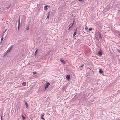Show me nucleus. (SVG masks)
Listing matches in <instances>:
<instances>
[{
  "instance_id": "nucleus-1",
  "label": "nucleus",
  "mask_w": 120,
  "mask_h": 120,
  "mask_svg": "<svg viewBox=\"0 0 120 120\" xmlns=\"http://www.w3.org/2000/svg\"><path fill=\"white\" fill-rule=\"evenodd\" d=\"M50 85V83H47L44 87L45 90H46Z\"/></svg>"
},
{
  "instance_id": "nucleus-2",
  "label": "nucleus",
  "mask_w": 120,
  "mask_h": 120,
  "mask_svg": "<svg viewBox=\"0 0 120 120\" xmlns=\"http://www.w3.org/2000/svg\"><path fill=\"white\" fill-rule=\"evenodd\" d=\"M98 54L100 56H101L102 55V51L101 50V49H100L99 52Z\"/></svg>"
},
{
  "instance_id": "nucleus-3",
  "label": "nucleus",
  "mask_w": 120,
  "mask_h": 120,
  "mask_svg": "<svg viewBox=\"0 0 120 120\" xmlns=\"http://www.w3.org/2000/svg\"><path fill=\"white\" fill-rule=\"evenodd\" d=\"M66 78L68 80H69V79H70V75H67L66 76Z\"/></svg>"
},
{
  "instance_id": "nucleus-4",
  "label": "nucleus",
  "mask_w": 120,
  "mask_h": 120,
  "mask_svg": "<svg viewBox=\"0 0 120 120\" xmlns=\"http://www.w3.org/2000/svg\"><path fill=\"white\" fill-rule=\"evenodd\" d=\"M36 51L34 53V55H36V54H37V52H38V48H36Z\"/></svg>"
},
{
  "instance_id": "nucleus-5",
  "label": "nucleus",
  "mask_w": 120,
  "mask_h": 120,
  "mask_svg": "<svg viewBox=\"0 0 120 120\" xmlns=\"http://www.w3.org/2000/svg\"><path fill=\"white\" fill-rule=\"evenodd\" d=\"M27 28H26V30H25V31H26V30H28L29 29V25H27L26 26Z\"/></svg>"
},
{
  "instance_id": "nucleus-6",
  "label": "nucleus",
  "mask_w": 120,
  "mask_h": 120,
  "mask_svg": "<svg viewBox=\"0 0 120 120\" xmlns=\"http://www.w3.org/2000/svg\"><path fill=\"white\" fill-rule=\"evenodd\" d=\"M25 103L26 105V107L27 108H28V104L27 103V102L26 101H25Z\"/></svg>"
},
{
  "instance_id": "nucleus-7",
  "label": "nucleus",
  "mask_w": 120,
  "mask_h": 120,
  "mask_svg": "<svg viewBox=\"0 0 120 120\" xmlns=\"http://www.w3.org/2000/svg\"><path fill=\"white\" fill-rule=\"evenodd\" d=\"M60 60L63 64H65V61L62 59H60Z\"/></svg>"
},
{
  "instance_id": "nucleus-8",
  "label": "nucleus",
  "mask_w": 120,
  "mask_h": 120,
  "mask_svg": "<svg viewBox=\"0 0 120 120\" xmlns=\"http://www.w3.org/2000/svg\"><path fill=\"white\" fill-rule=\"evenodd\" d=\"M99 39L100 40H101L102 39L101 36L100 34H99Z\"/></svg>"
},
{
  "instance_id": "nucleus-9",
  "label": "nucleus",
  "mask_w": 120,
  "mask_h": 120,
  "mask_svg": "<svg viewBox=\"0 0 120 120\" xmlns=\"http://www.w3.org/2000/svg\"><path fill=\"white\" fill-rule=\"evenodd\" d=\"M49 14L50 13H48V15L47 17L46 18V19H49Z\"/></svg>"
},
{
  "instance_id": "nucleus-10",
  "label": "nucleus",
  "mask_w": 120,
  "mask_h": 120,
  "mask_svg": "<svg viewBox=\"0 0 120 120\" xmlns=\"http://www.w3.org/2000/svg\"><path fill=\"white\" fill-rule=\"evenodd\" d=\"M10 5H8V7H6L5 9V10H8L9 9V8L10 7Z\"/></svg>"
},
{
  "instance_id": "nucleus-11",
  "label": "nucleus",
  "mask_w": 120,
  "mask_h": 120,
  "mask_svg": "<svg viewBox=\"0 0 120 120\" xmlns=\"http://www.w3.org/2000/svg\"><path fill=\"white\" fill-rule=\"evenodd\" d=\"M18 25H20V19H19L18 20Z\"/></svg>"
},
{
  "instance_id": "nucleus-12",
  "label": "nucleus",
  "mask_w": 120,
  "mask_h": 120,
  "mask_svg": "<svg viewBox=\"0 0 120 120\" xmlns=\"http://www.w3.org/2000/svg\"><path fill=\"white\" fill-rule=\"evenodd\" d=\"M99 72V73L100 74H102L103 72V71H102L101 70V69H100Z\"/></svg>"
},
{
  "instance_id": "nucleus-13",
  "label": "nucleus",
  "mask_w": 120,
  "mask_h": 120,
  "mask_svg": "<svg viewBox=\"0 0 120 120\" xmlns=\"http://www.w3.org/2000/svg\"><path fill=\"white\" fill-rule=\"evenodd\" d=\"M77 34V32H76L75 31L74 33V34H73V37H74L75 35H76V34Z\"/></svg>"
},
{
  "instance_id": "nucleus-14",
  "label": "nucleus",
  "mask_w": 120,
  "mask_h": 120,
  "mask_svg": "<svg viewBox=\"0 0 120 120\" xmlns=\"http://www.w3.org/2000/svg\"><path fill=\"white\" fill-rule=\"evenodd\" d=\"M10 51L9 50H8L6 52L5 54L6 55H7V53H9Z\"/></svg>"
},
{
  "instance_id": "nucleus-15",
  "label": "nucleus",
  "mask_w": 120,
  "mask_h": 120,
  "mask_svg": "<svg viewBox=\"0 0 120 120\" xmlns=\"http://www.w3.org/2000/svg\"><path fill=\"white\" fill-rule=\"evenodd\" d=\"M48 5H46V6H45L44 7L45 8V10L46 11L48 9L47 8V7H48Z\"/></svg>"
},
{
  "instance_id": "nucleus-16",
  "label": "nucleus",
  "mask_w": 120,
  "mask_h": 120,
  "mask_svg": "<svg viewBox=\"0 0 120 120\" xmlns=\"http://www.w3.org/2000/svg\"><path fill=\"white\" fill-rule=\"evenodd\" d=\"M1 43L2 42L3 40L4 39V38H3V36H1Z\"/></svg>"
},
{
  "instance_id": "nucleus-17",
  "label": "nucleus",
  "mask_w": 120,
  "mask_h": 120,
  "mask_svg": "<svg viewBox=\"0 0 120 120\" xmlns=\"http://www.w3.org/2000/svg\"><path fill=\"white\" fill-rule=\"evenodd\" d=\"M26 82H23L22 83V84L23 86H25L26 85Z\"/></svg>"
},
{
  "instance_id": "nucleus-18",
  "label": "nucleus",
  "mask_w": 120,
  "mask_h": 120,
  "mask_svg": "<svg viewBox=\"0 0 120 120\" xmlns=\"http://www.w3.org/2000/svg\"><path fill=\"white\" fill-rule=\"evenodd\" d=\"M79 1L81 3H83L84 1V0H79Z\"/></svg>"
},
{
  "instance_id": "nucleus-19",
  "label": "nucleus",
  "mask_w": 120,
  "mask_h": 120,
  "mask_svg": "<svg viewBox=\"0 0 120 120\" xmlns=\"http://www.w3.org/2000/svg\"><path fill=\"white\" fill-rule=\"evenodd\" d=\"M13 46H14L13 45H12L11 46L10 48L12 49V48L13 47Z\"/></svg>"
},
{
  "instance_id": "nucleus-20",
  "label": "nucleus",
  "mask_w": 120,
  "mask_h": 120,
  "mask_svg": "<svg viewBox=\"0 0 120 120\" xmlns=\"http://www.w3.org/2000/svg\"><path fill=\"white\" fill-rule=\"evenodd\" d=\"M11 50H12V49H11L10 48L8 49V50H9V51L10 52L11 51Z\"/></svg>"
},
{
  "instance_id": "nucleus-21",
  "label": "nucleus",
  "mask_w": 120,
  "mask_h": 120,
  "mask_svg": "<svg viewBox=\"0 0 120 120\" xmlns=\"http://www.w3.org/2000/svg\"><path fill=\"white\" fill-rule=\"evenodd\" d=\"M43 116H44V115H43L42 116H41V118L42 119H44L43 118Z\"/></svg>"
},
{
  "instance_id": "nucleus-22",
  "label": "nucleus",
  "mask_w": 120,
  "mask_h": 120,
  "mask_svg": "<svg viewBox=\"0 0 120 120\" xmlns=\"http://www.w3.org/2000/svg\"><path fill=\"white\" fill-rule=\"evenodd\" d=\"M84 66V65L83 64H82L81 66V68H82Z\"/></svg>"
},
{
  "instance_id": "nucleus-23",
  "label": "nucleus",
  "mask_w": 120,
  "mask_h": 120,
  "mask_svg": "<svg viewBox=\"0 0 120 120\" xmlns=\"http://www.w3.org/2000/svg\"><path fill=\"white\" fill-rule=\"evenodd\" d=\"M36 74V72H33V74L34 75H35Z\"/></svg>"
},
{
  "instance_id": "nucleus-24",
  "label": "nucleus",
  "mask_w": 120,
  "mask_h": 120,
  "mask_svg": "<svg viewBox=\"0 0 120 120\" xmlns=\"http://www.w3.org/2000/svg\"><path fill=\"white\" fill-rule=\"evenodd\" d=\"M19 26H20V25H18V30H19Z\"/></svg>"
},
{
  "instance_id": "nucleus-25",
  "label": "nucleus",
  "mask_w": 120,
  "mask_h": 120,
  "mask_svg": "<svg viewBox=\"0 0 120 120\" xmlns=\"http://www.w3.org/2000/svg\"><path fill=\"white\" fill-rule=\"evenodd\" d=\"M22 117H23V119H25V117H24V116H23V115L22 116Z\"/></svg>"
},
{
  "instance_id": "nucleus-26",
  "label": "nucleus",
  "mask_w": 120,
  "mask_h": 120,
  "mask_svg": "<svg viewBox=\"0 0 120 120\" xmlns=\"http://www.w3.org/2000/svg\"><path fill=\"white\" fill-rule=\"evenodd\" d=\"M92 30V28H90L89 29V30L90 31H91Z\"/></svg>"
},
{
  "instance_id": "nucleus-27",
  "label": "nucleus",
  "mask_w": 120,
  "mask_h": 120,
  "mask_svg": "<svg viewBox=\"0 0 120 120\" xmlns=\"http://www.w3.org/2000/svg\"><path fill=\"white\" fill-rule=\"evenodd\" d=\"M73 25L72 24L70 26V27L71 28V27H72V26H73Z\"/></svg>"
},
{
  "instance_id": "nucleus-28",
  "label": "nucleus",
  "mask_w": 120,
  "mask_h": 120,
  "mask_svg": "<svg viewBox=\"0 0 120 120\" xmlns=\"http://www.w3.org/2000/svg\"><path fill=\"white\" fill-rule=\"evenodd\" d=\"M88 29V28L87 27H86L85 28V29L86 30H87Z\"/></svg>"
},
{
  "instance_id": "nucleus-29",
  "label": "nucleus",
  "mask_w": 120,
  "mask_h": 120,
  "mask_svg": "<svg viewBox=\"0 0 120 120\" xmlns=\"http://www.w3.org/2000/svg\"><path fill=\"white\" fill-rule=\"evenodd\" d=\"M74 22H75V20H74L73 21V23H72V24L73 25V24H74Z\"/></svg>"
},
{
  "instance_id": "nucleus-30",
  "label": "nucleus",
  "mask_w": 120,
  "mask_h": 120,
  "mask_svg": "<svg viewBox=\"0 0 120 120\" xmlns=\"http://www.w3.org/2000/svg\"><path fill=\"white\" fill-rule=\"evenodd\" d=\"M118 52L120 53V50H118Z\"/></svg>"
},
{
  "instance_id": "nucleus-31",
  "label": "nucleus",
  "mask_w": 120,
  "mask_h": 120,
  "mask_svg": "<svg viewBox=\"0 0 120 120\" xmlns=\"http://www.w3.org/2000/svg\"><path fill=\"white\" fill-rule=\"evenodd\" d=\"M77 28H76L75 30V31L76 32V31H77Z\"/></svg>"
},
{
  "instance_id": "nucleus-32",
  "label": "nucleus",
  "mask_w": 120,
  "mask_h": 120,
  "mask_svg": "<svg viewBox=\"0 0 120 120\" xmlns=\"http://www.w3.org/2000/svg\"><path fill=\"white\" fill-rule=\"evenodd\" d=\"M70 28H70V27H69V28H68V30H70Z\"/></svg>"
},
{
  "instance_id": "nucleus-33",
  "label": "nucleus",
  "mask_w": 120,
  "mask_h": 120,
  "mask_svg": "<svg viewBox=\"0 0 120 120\" xmlns=\"http://www.w3.org/2000/svg\"><path fill=\"white\" fill-rule=\"evenodd\" d=\"M119 35L120 36V34H119Z\"/></svg>"
},
{
  "instance_id": "nucleus-34",
  "label": "nucleus",
  "mask_w": 120,
  "mask_h": 120,
  "mask_svg": "<svg viewBox=\"0 0 120 120\" xmlns=\"http://www.w3.org/2000/svg\"><path fill=\"white\" fill-rule=\"evenodd\" d=\"M1 120H2V119H1Z\"/></svg>"
}]
</instances>
